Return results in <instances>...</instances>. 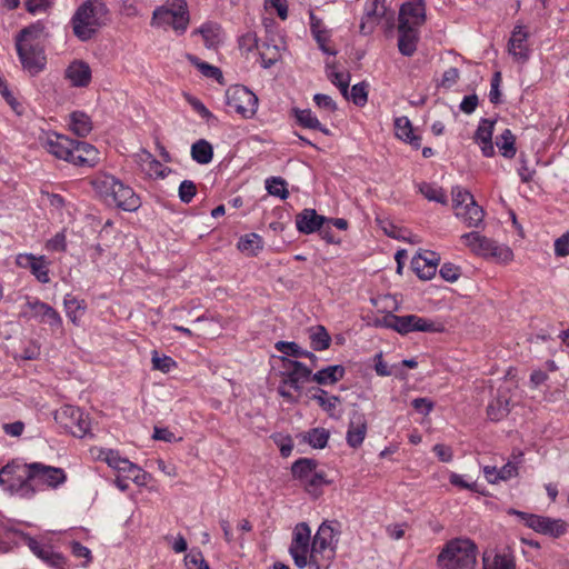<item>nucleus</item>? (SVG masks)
<instances>
[{
	"instance_id": "nucleus-1",
	"label": "nucleus",
	"mask_w": 569,
	"mask_h": 569,
	"mask_svg": "<svg viewBox=\"0 0 569 569\" xmlns=\"http://www.w3.org/2000/svg\"><path fill=\"white\" fill-rule=\"evenodd\" d=\"M48 38L46 26L37 21L18 32L16 36V49L24 71L31 76L41 72L47 62L44 41Z\"/></svg>"
},
{
	"instance_id": "nucleus-2",
	"label": "nucleus",
	"mask_w": 569,
	"mask_h": 569,
	"mask_svg": "<svg viewBox=\"0 0 569 569\" xmlns=\"http://www.w3.org/2000/svg\"><path fill=\"white\" fill-rule=\"evenodd\" d=\"M340 525L337 521L325 520L317 529L311 542L312 569H329L336 558Z\"/></svg>"
},
{
	"instance_id": "nucleus-3",
	"label": "nucleus",
	"mask_w": 569,
	"mask_h": 569,
	"mask_svg": "<svg viewBox=\"0 0 569 569\" xmlns=\"http://www.w3.org/2000/svg\"><path fill=\"white\" fill-rule=\"evenodd\" d=\"M109 10L102 0H87L72 17L73 33L82 41L93 37L97 30L106 24Z\"/></svg>"
},
{
	"instance_id": "nucleus-4",
	"label": "nucleus",
	"mask_w": 569,
	"mask_h": 569,
	"mask_svg": "<svg viewBox=\"0 0 569 569\" xmlns=\"http://www.w3.org/2000/svg\"><path fill=\"white\" fill-rule=\"evenodd\" d=\"M477 561V546L470 539L449 540L437 558L439 569H473Z\"/></svg>"
},
{
	"instance_id": "nucleus-5",
	"label": "nucleus",
	"mask_w": 569,
	"mask_h": 569,
	"mask_svg": "<svg viewBox=\"0 0 569 569\" xmlns=\"http://www.w3.org/2000/svg\"><path fill=\"white\" fill-rule=\"evenodd\" d=\"M280 383L277 391L288 402L295 403L297 402V399L290 389L300 391L303 385L311 379V369H309L302 362L291 360L287 357H280Z\"/></svg>"
},
{
	"instance_id": "nucleus-6",
	"label": "nucleus",
	"mask_w": 569,
	"mask_h": 569,
	"mask_svg": "<svg viewBox=\"0 0 569 569\" xmlns=\"http://www.w3.org/2000/svg\"><path fill=\"white\" fill-rule=\"evenodd\" d=\"M28 463L11 461L0 470V486L10 495L19 496L23 499H32L37 490L28 479Z\"/></svg>"
},
{
	"instance_id": "nucleus-7",
	"label": "nucleus",
	"mask_w": 569,
	"mask_h": 569,
	"mask_svg": "<svg viewBox=\"0 0 569 569\" xmlns=\"http://www.w3.org/2000/svg\"><path fill=\"white\" fill-rule=\"evenodd\" d=\"M152 24L171 27L182 34L189 24V11L184 0H173L171 4L159 7L153 11Z\"/></svg>"
},
{
	"instance_id": "nucleus-8",
	"label": "nucleus",
	"mask_w": 569,
	"mask_h": 569,
	"mask_svg": "<svg viewBox=\"0 0 569 569\" xmlns=\"http://www.w3.org/2000/svg\"><path fill=\"white\" fill-rule=\"evenodd\" d=\"M311 528L307 522H299L292 530L289 553L298 569L310 567L311 561Z\"/></svg>"
},
{
	"instance_id": "nucleus-9",
	"label": "nucleus",
	"mask_w": 569,
	"mask_h": 569,
	"mask_svg": "<svg viewBox=\"0 0 569 569\" xmlns=\"http://www.w3.org/2000/svg\"><path fill=\"white\" fill-rule=\"evenodd\" d=\"M508 513L517 516L525 526L540 535L559 538L568 531V523L562 519H553L516 509H510Z\"/></svg>"
},
{
	"instance_id": "nucleus-10",
	"label": "nucleus",
	"mask_w": 569,
	"mask_h": 569,
	"mask_svg": "<svg viewBox=\"0 0 569 569\" xmlns=\"http://www.w3.org/2000/svg\"><path fill=\"white\" fill-rule=\"evenodd\" d=\"M54 420L66 432L83 438L90 430L88 416L78 407L66 405L54 413Z\"/></svg>"
},
{
	"instance_id": "nucleus-11",
	"label": "nucleus",
	"mask_w": 569,
	"mask_h": 569,
	"mask_svg": "<svg viewBox=\"0 0 569 569\" xmlns=\"http://www.w3.org/2000/svg\"><path fill=\"white\" fill-rule=\"evenodd\" d=\"M386 325L388 328L396 330L400 335H407L413 331L439 332L442 330L441 325L416 315H390L386 318Z\"/></svg>"
},
{
	"instance_id": "nucleus-12",
	"label": "nucleus",
	"mask_w": 569,
	"mask_h": 569,
	"mask_svg": "<svg viewBox=\"0 0 569 569\" xmlns=\"http://www.w3.org/2000/svg\"><path fill=\"white\" fill-rule=\"evenodd\" d=\"M461 240L477 254L496 257L503 261L512 259V251L508 247L499 246L493 240L481 236L479 232L472 231L465 233L461 236Z\"/></svg>"
},
{
	"instance_id": "nucleus-13",
	"label": "nucleus",
	"mask_w": 569,
	"mask_h": 569,
	"mask_svg": "<svg viewBox=\"0 0 569 569\" xmlns=\"http://www.w3.org/2000/svg\"><path fill=\"white\" fill-rule=\"evenodd\" d=\"M227 106L243 118H252L258 109V98L244 86H233L226 92Z\"/></svg>"
},
{
	"instance_id": "nucleus-14",
	"label": "nucleus",
	"mask_w": 569,
	"mask_h": 569,
	"mask_svg": "<svg viewBox=\"0 0 569 569\" xmlns=\"http://www.w3.org/2000/svg\"><path fill=\"white\" fill-rule=\"evenodd\" d=\"M26 468L31 483L36 481L51 489H57L67 481L66 471L59 467L48 466L42 462H30Z\"/></svg>"
},
{
	"instance_id": "nucleus-15",
	"label": "nucleus",
	"mask_w": 569,
	"mask_h": 569,
	"mask_svg": "<svg viewBox=\"0 0 569 569\" xmlns=\"http://www.w3.org/2000/svg\"><path fill=\"white\" fill-rule=\"evenodd\" d=\"M43 148L58 159L71 163L74 140L57 132H49L42 140Z\"/></svg>"
},
{
	"instance_id": "nucleus-16",
	"label": "nucleus",
	"mask_w": 569,
	"mask_h": 569,
	"mask_svg": "<svg viewBox=\"0 0 569 569\" xmlns=\"http://www.w3.org/2000/svg\"><path fill=\"white\" fill-rule=\"evenodd\" d=\"M426 22L425 0H409L402 3L399 11V23L420 29Z\"/></svg>"
},
{
	"instance_id": "nucleus-17",
	"label": "nucleus",
	"mask_w": 569,
	"mask_h": 569,
	"mask_svg": "<svg viewBox=\"0 0 569 569\" xmlns=\"http://www.w3.org/2000/svg\"><path fill=\"white\" fill-rule=\"evenodd\" d=\"M16 262L20 268L29 269L39 282L48 283L50 281L48 261L44 256L20 253L17 256Z\"/></svg>"
},
{
	"instance_id": "nucleus-18",
	"label": "nucleus",
	"mask_w": 569,
	"mask_h": 569,
	"mask_svg": "<svg viewBox=\"0 0 569 569\" xmlns=\"http://www.w3.org/2000/svg\"><path fill=\"white\" fill-rule=\"evenodd\" d=\"M528 37V32L523 27L518 26L513 29L508 42V52L512 56L516 62L521 64L526 63L530 57Z\"/></svg>"
},
{
	"instance_id": "nucleus-19",
	"label": "nucleus",
	"mask_w": 569,
	"mask_h": 569,
	"mask_svg": "<svg viewBox=\"0 0 569 569\" xmlns=\"http://www.w3.org/2000/svg\"><path fill=\"white\" fill-rule=\"evenodd\" d=\"M440 261L439 256L432 251H425L412 258L411 266L421 280H430L437 270Z\"/></svg>"
},
{
	"instance_id": "nucleus-20",
	"label": "nucleus",
	"mask_w": 569,
	"mask_h": 569,
	"mask_svg": "<svg viewBox=\"0 0 569 569\" xmlns=\"http://www.w3.org/2000/svg\"><path fill=\"white\" fill-rule=\"evenodd\" d=\"M30 550L48 566L56 569H64L66 559L61 553L54 552L50 546H43L34 538H26Z\"/></svg>"
},
{
	"instance_id": "nucleus-21",
	"label": "nucleus",
	"mask_w": 569,
	"mask_h": 569,
	"mask_svg": "<svg viewBox=\"0 0 569 569\" xmlns=\"http://www.w3.org/2000/svg\"><path fill=\"white\" fill-rule=\"evenodd\" d=\"M71 163L78 167H93L99 162L98 149L83 141L74 140Z\"/></svg>"
},
{
	"instance_id": "nucleus-22",
	"label": "nucleus",
	"mask_w": 569,
	"mask_h": 569,
	"mask_svg": "<svg viewBox=\"0 0 569 569\" xmlns=\"http://www.w3.org/2000/svg\"><path fill=\"white\" fill-rule=\"evenodd\" d=\"M109 206H114L124 211H136L140 207V198L132 188L120 181L114 196L109 200Z\"/></svg>"
},
{
	"instance_id": "nucleus-23",
	"label": "nucleus",
	"mask_w": 569,
	"mask_h": 569,
	"mask_svg": "<svg viewBox=\"0 0 569 569\" xmlns=\"http://www.w3.org/2000/svg\"><path fill=\"white\" fill-rule=\"evenodd\" d=\"M398 49L401 54L411 57L416 50L419 41V29L416 27H408V24H398Z\"/></svg>"
},
{
	"instance_id": "nucleus-24",
	"label": "nucleus",
	"mask_w": 569,
	"mask_h": 569,
	"mask_svg": "<svg viewBox=\"0 0 569 569\" xmlns=\"http://www.w3.org/2000/svg\"><path fill=\"white\" fill-rule=\"evenodd\" d=\"M327 218L317 213L315 209H305L296 216V227L299 232L310 234L319 231Z\"/></svg>"
},
{
	"instance_id": "nucleus-25",
	"label": "nucleus",
	"mask_w": 569,
	"mask_h": 569,
	"mask_svg": "<svg viewBox=\"0 0 569 569\" xmlns=\"http://www.w3.org/2000/svg\"><path fill=\"white\" fill-rule=\"evenodd\" d=\"M141 170L150 178H166L170 169L164 167L149 151L141 150L136 154Z\"/></svg>"
},
{
	"instance_id": "nucleus-26",
	"label": "nucleus",
	"mask_w": 569,
	"mask_h": 569,
	"mask_svg": "<svg viewBox=\"0 0 569 569\" xmlns=\"http://www.w3.org/2000/svg\"><path fill=\"white\" fill-rule=\"evenodd\" d=\"M120 180L108 173H99L91 180L94 192L109 206V200L114 196Z\"/></svg>"
},
{
	"instance_id": "nucleus-27",
	"label": "nucleus",
	"mask_w": 569,
	"mask_h": 569,
	"mask_svg": "<svg viewBox=\"0 0 569 569\" xmlns=\"http://www.w3.org/2000/svg\"><path fill=\"white\" fill-rule=\"evenodd\" d=\"M310 20V31L317 41L320 50L329 56H336L337 50L332 49L328 43L330 41V32L327 30L322 23V20L318 18L313 11L309 12Z\"/></svg>"
},
{
	"instance_id": "nucleus-28",
	"label": "nucleus",
	"mask_w": 569,
	"mask_h": 569,
	"mask_svg": "<svg viewBox=\"0 0 569 569\" xmlns=\"http://www.w3.org/2000/svg\"><path fill=\"white\" fill-rule=\"evenodd\" d=\"M510 410V396L509 390L499 388L497 396L489 402L487 407V415L492 421H500Z\"/></svg>"
},
{
	"instance_id": "nucleus-29",
	"label": "nucleus",
	"mask_w": 569,
	"mask_h": 569,
	"mask_svg": "<svg viewBox=\"0 0 569 569\" xmlns=\"http://www.w3.org/2000/svg\"><path fill=\"white\" fill-rule=\"evenodd\" d=\"M493 126V121L482 119L475 133V141L480 146L482 154L488 158L495 156L492 143Z\"/></svg>"
},
{
	"instance_id": "nucleus-30",
	"label": "nucleus",
	"mask_w": 569,
	"mask_h": 569,
	"mask_svg": "<svg viewBox=\"0 0 569 569\" xmlns=\"http://www.w3.org/2000/svg\"><path fill=\"white\" fill-rule=\"evenodd\" d=\"M367 435V420L365 415L355 413L349 422L346 436L347 443L351 448H359Z\"/></svg>"
},
{
	"instance_id": "nucleus-31",
	"label": "nucleus",
	"mask_w": 569,
	"mask_h": 569,
	"mask_svg": "<svg viewBox=\"0 0 569 569\" xmlns=\"http://www.w3.org/2000/svg\"><path fill=\"white\" fill-rule=\"evenodd\" d=\"M66 78L73 87H87L91 81V69L87 62L74 60L66 69Z\"/></svg>"
},
{
	"instance_id": "nucleus-32",
	"label": "nucleus",
	"mask_w": 569,
	"mask_h": 569,
	"mask_svg": "<svg viewBox=\"0 0 569 569\" xmlns=\"http://www.w3.org/2000/svg\"><path fill=\"white\" fill-rule=\"evenodd\" d=\"M192 34H200L208 49L218 48L224 40V32L220 24L216 22H206L196 29Z\"/></svg>"
},
{
	"instance_id": "nucleus-33",
	"label": "nucleus",
	"mask_w": 569,
	"mask_h": 569,
	"mask_svg": "<svg viewBox=\"0 0 569 569\" xmlns=\"http://www.w3.org/2000/svg\"><path fill=\"white\" fill-rule=\"evenodd\" d=\"M387 8L380 0H370L366 6L365 18L360 23V32L369 34L373 30V26L386 14Z\"/></svg>"
},
{
	"instance_id": "nucleus-34",
	"label": "nucleus",
	"mask_w": 569,
	"mask_h": 569,
	"mask_svg": "<svg viewBox=\"0 0 569 569\" xmlns=\"http://www.w3.org/2000/svg\"><path fill=\"white\" fill-rule=\"evenodd\" d=\"M456 217L461 220L468 228H479L485 218V211L476 200L462 206L455 212Z\"/></svg>"
},
{
	"instance_id": "nucleus-35",
	"label": "nucleus",
	"mask_w": 569,
	"mask_h": 569,
	"mask_svg": "<svg viewBox=\"0 0 569 569\" xmlns=\"http://www.w3.org/2000/svg\"><path fill=\"white\" fill-rule=\"evenodd\" d=\"M396 136L418 149L421 146V137L415 134L411 121L408 117H398L395 120Z\"/></svg>"
},
{
	"instance_id": "nucleus-36",
	"label": "nucleus",
	"mask_w": 569,
	"mask_h": 569,
	"mask_svg": "<svg viewBox=\"0 0 569 569\" xmlns=\"http://www.w3.org/2000/svg\"><path fill=\"white\" fill-rule=\"evenodd\" d=\"M69 129L78 137L84 138L92 131L91 118L83 111H73L69 116Z\"/></svg>"
},
{
	"instance_id": "nucleus-37",
	"label": "nucleus",
	"mask_w": 569,
	"mask_h": 569,
	"mask_svg": "<svg viewBox=\"0 0 569 569\" xmlns=\"http://www.w3.org/2000/svg\"><path fill=\"white\" fill-rule=\"evenodd\" d=\"M48 307V303L40 301L38 298L27 297L26 302L21 307V317L40 322Z\"/></svg>"
},
{
	"instance_id": "nucleus-38",
	"label": "nucleus",
	"mask_w": 569,
	"mask_h": 569,
	"mask_svg": "<svg viewBox=\"0 0 569 569\" xmlns=\"http://www.w3.org/2000/svg\"><path fill=\"white\" fill-rule=\"evenodd\" d=\"M345 368L340 365L328 366L315 375L311 373V379L319 385H333L343 378Z\"/></svg>"
},
{
	"instance_id": "nucleus-39",
	"label": "nucleus",
	"mask_w": 569,
	"mask_h": 569,
	"mask_svg": "<svg viewBox=\"0 0 569 569\" xmlns=\"http://www.w3.org/2000/svg\"><path fill=\"white\" fill-rule=\"evenodd\" d=\"M293 113L297 122L308 129L319 130L325 134H329L330 131L323 127L318 118L313 114L310 109H293Z\"/></svg>"
},
{
	"instance_id": "nucleus-40",
	"label": "nucleus",
	"mask_w": 569,
	"mask_h": 569,
	"mask_svg": "<svg viewBox=\"0 0 569 569\" xmlns=\"http://www.w3.org/2000/svg\"><path fill=\"white\" fill-rule=\"evenodd\" d=\"M496 146L502 157L511 159L516 156V137L510 129H505L502 133L497 137Z\"/></svg>"
},
{
	"instance_id": "nucleus-41",
	"label": "nucleus",
	"mask_w": 569,
	"mask_h": 569,
	"mask_svg": "<svg viewBox=\"0 0 569 569\" xmlns=\"http://www.w3.org/2000/svg\"><path fill=\"white\" fill-rule=\"evenodd\" d=\"M262 238L254 232L244 234L238 241V249L248 256H256L262 249Z\"/></svg>"
},
{
	"instance_id": "nucleus-42",
	"label": "nucleus",
	"mask_w": 569,
	"mask_h": 569,
	"mask_svg": "<svg viewBox=\"0 0 569 569\" xmlns=\"http://www.w3.org/2000/svg\"><path fill=\"white\" fill-rule=\"evenodd\" d=\"M191 157L200 164L209 163L213 157L212 146L203 139L196 141L191 146Z\"/></svg>"
},
{
	"instance_id": "nucleus-43",
	"label": "nucleus",
	"mask_w": 569,
	"mask_h": 569,
	"mask_svg": "<svg viewBox=\"0 0 569 569\" xmlns=\"http://www.w3.org/2000/svg\"><path fill=\"white\" fill-rule=\"evenodd\" d=\"M295 478L300 479L302 482L308 479L315 471H317V461L309 458L298 459L291 468Z\"/></svg>"
},
{
	"instance_id": "nucleus-44",
	"label": "nucleus",
	"mask_w": 569,
	"mask_h": 569,
	"mask_svg": "<svg viewBox=\"0 0 569 569\" xmlns=\"http://www.w3.org/2000/svg\"><path fill=\"white\" fill-rule=\"evenodd\" d=\"M274 348L282 352L286 356H291L295 358H309L312 361L317 360V357L307 350H303L298 343L296 342H288V341H278L274 345Z\"/></svg>"
},
{
	"instance_id": "nucleus-45",
	"label": "nucleus",
	"mask_w": 569,
	"mask_h": 569,
	"mask_svg": "<svg viewBox=\"0 0 569 569\" xmlns=\"http://www.w3.org/2000/svg\"><path fill=\"white\" fill-rule=\"evenodd\" d=\"M311 347L316 351H323L330 347L331 338L323 326H317L310 330Z\"/></svg>"
},
{
	"instance_id": "nucleus-46",
	"label": "nucleus",
	"mask_w": 569,
	"mask_h": 569,
	"mask_svg": "<svg viewBox=\"0 0 569 569\" xmlns=\"http://www.w3.org/2000/svg\"><path fill=\"white\" fill-rule=\"evenodd\" d=\"M67 317L74 325H78L79 317L83 313L86 305L83 300H78L72 295H67L63 300Z\"/></svg>"
},
{
	"instance_id": "nucleus-47",
	"label": "nucleus",
	"mask_w": 569,
	"mask_h": 569,
	"mask_svg": "<svg viewBox=\"0 0 569 569\" xmlns=\"http://www.w3.org/2000/svg\"><path fill=\"white\" fill-rule=\"evenodd\" d=\"M187 59L192 66L198 68L202 76L214 79L217 81H220L222 79V72L218 67L201 61L197 56L191 53L187 54Z\"/></svg>"
},
{
	"instance_id": "nucleus-48",
	"label": "nucleus",
	"mask_w": 569,
	"mask_h": 569,
	"mask_svg": "<svg viewBox=\"0 0 569 569\" xmlns=\"http://www.w3.org/2000/svg\"><path fill=\"white\" fill-rule=\"evenodd\" d=\"M306 490L313 497L321 493V488L328 485L326 473L323 471H315L308 479L303 481Z\"/></svg>"
},
{
	"instance_id": "nucleus-49",
	"label": "nucleus",
	"mask_w": 569,
	"mask_h": 569,
	"mask_svg": "<svg viewBox=\"0 0 569 569\" xmlns=\"http://www.w3.org/2000/svg\"><path fill=\"white\" fill-rule=\"evenodd\" d=\"M419 191L429 201L447 204V196L442 188L431 183L423 182L419 186Z\"/></svg>"
},
{
	"instance_id": "nucleus-50",
	"label": "nucleus",
	"mask_w": 569,
	"mask_h": 569,
	"mask_svg": "<svg viewBox=\"0 0 569 569\" xmlns=\"http://www.w3.org/2000/svg\"><path fill=\"white\" fill-rule=\"evenodd\" d=\"M259 53L261 59V67L264 69L272 67L280 59L278 47L270 46L269 43H262Z\"/></svg>"
},
{
	"instance_id": "nucleus-51",
	"label": "nucleus",
	"mask_w": 569,
	"mask_h": 569,
	"mask_svg": "<svg viewBox=\"0 0 569 569\" xmlns=\"http://www.w3.org/2000/svg\"><path fill=\"white\" fill-rule=\"evenodd\" d=\"M266 189L269 194L279 197L282 200L287 199L289 196V192L287 190V183L280 177H271L267 179Z\"/></svg>"
},
{
	"instance_id": "nucleus-52",
	"label": "nucleus",
	"mask_w": 569,
	"mask_h": 569,
	"mask_svg": "<svg viewBox=\"0 0 569 569\" xmlns=\"http://www.w3.org/2000/svg\"><path fill=\"white\" fill-rule=\"evenodd\" d=\"M329 432L325 428H313L307 432L305 440L317 449H322L327 446Z\"/></svg>"
},
{
	"instance_id": "nucleus-53",
	"label": "nucleus",
	"mask_w": 569,
	"mask_h": 569,
	"mask_svg": "<svg viewBox=\"0 0 569 569\" xmlns=\"http://www.w3.org/2000/svg\"><path fill=\"white\" fill-rule=\"evenodd\" d=\"M452 196V207L455 209V212L459 210L462 206H468L469 202L475 201L473 196L465 188L460 186H456L451 190Z\"/></svg>"
},
{
	"instance_id": "nucleus-54",
	"label": "nucleus",
	"mask_w": 569,
	"mask_h": 569,
	"mask_svg": "<svg viewBox=\"0 0 569 569\" xmlns=\"http://www.w3.org/2000/svg\"><path fill=\"white\" fill-rule=\"evenodd\" d=\"M377 223L381 228V230L385 232V234H387L388 237L393 238V239H402V240L406 239V237H405L406 230L396 226L389 219L377 218Z\"/></svg>"
},
{
	"instance_id": "nucleus-55",
	"label": "nucleus",
	"mask_w": 569,
	"mask_h": 569,
	"mask_svg": "<svg viewBox=\"0 0 569 569\" xmlns=\"http://www.w3.org/2000/svg\"><path fill=\"white\" fill-rule=\"evenodd\" d=\"M483 569H515V565L508 557L496 555L491 562L483 558Z\"/></svg>"
},
{
	"instance_id": "nucleus-56",
	"label": "nucleus",
	"mask_w": 569,
	"mask_h": 569,
	"mask_svg": "<svg viewBox=\"0 0 569 569\" xmlns=\"http://www.w3.org/2000/svg\"><path fill=\"white\" fill-rule=\"evenodd\" d=\"M98 459L104 461L112 469H117L123 457L120 456L119 451L113 449H99Z\"/></svg>"
},
{
	"instance_id": "nucleus-57",
	"label": "nucleus",
	"mask_w": 569,
	"mask_h": 569,
	"mask_svg": "<svg viewBox=\"0 0 569 569\" xmlns=\"http://www.w3.org/2000/svg\"><path fill=\"white\" fill-rule=\"evenodd\" d=\"M348 98H350L357 106H365L368 100L367 84L365 82H360L352 86Z\"/></svg>"
},
{
	"instance_id": "nucleus-58",
	"label": "nucleus",
	"mask_w": 569,
	"mask_h": 569,
	"mask_svg": "<svg viewBox=\"0 0 569 569\" xmlns=\"http://www.w3.org/2000/svg\"><path fill=\"white\" fill-rule=\"evenodd\" d=\"M197 193V187L191 180H183L178 190L179 198L182 202L189 203L192 201Z\"/></svg>"
},
{
	"instance_id": "nucleus-59",
	"label": "nucleus",
	"mask_w": 569,
	"mask_h": 569,
	"mask_svg": "<svg viewBox=\"0 0 569 569\" xmlns=\"http://www.w3.org/2000/svg\"><path fill=\"white\" fill-rule=\"evenodd\" d=\"M187 569H208L209 565L200 551H191L184 558Z\"/></svg>"
},
{
	"instance_id": "nucleus-60",
	"label": "nucleus",
	"mask_w": 569,
	"mask_h": 569,
	"mask_svg": "<svg viewBox=\"0 0 569 569\" xmlns=\"http://www.w3.org/2000/svg\"><path fill=\"white\" fill-rule=\"evenodd\" d=\"M40 323L50 326L52 330H59L62 327V319L60 315L51 306L46 309L44 316Z\"/></svg>"
},
{
	"instance_id": "nucleus-61",
	"label": "nucleus",
	"mask_w": 569,
	"mask_h": 569,
	"mask_svg": "<svg viewBox=\"0 0 569 569\" xmlns=\"http://www.w3.org/2000/svg\"><path fill=\"white\" fill-rule=\"evenodd\" d=\"M176 366V361L168 356L159 357L157 353L152 357V367L162 372H169Z\"/></svg>"
},
{
	"instance_id": "nucleus-62",
	"label": "nucleus",
	"mask_w": 569,
	"mask_h": 569,
	"mask_svg": "<svg viewBox=\"0 0 569 569\" xmlns=\"http://www.w3.org/2000/svg\"><path fill=\"white\" fill-rule=\"evenodd\" d=\"M319 395H315L313 396V399L317 400V402L319 403V406L327 410V411H330V410H333L337 406V402L339 401V398L336 397V396H332V397H327V391L320 389L319 390Z\"/></svg>"
},
{
	"instance_id": "nucleus-63",
	"label": "nucleus",
	"mask_w": 569,
	"mask_h": 569,
	"mask_svg": "<svg viewBox=\"0 0 569 569\" xmlns=\"http://www.w3.org/2000/svg\"><path fill=\"white\" fill-rule=\"evenodd\" d=\"M238 42L240 50H243L246 52H250L256 48L260 49V47L258 46V37L254 32L244 33L239 38Z\"/></svg>"
},
{
	"instance_id": "nucleus-64",
	"label": "nucleus",
	"mask_w": 569,
	"mask_h": 569,
	"mask_svg": "<svg viewBox=\"0 0 569 569\" xmlns=\"http://www.w3.org/2000/svg\"><path fill=\"white\" fill-rule=\"evenodd\" d=\"M555 253L558 257L569 256V233L562 234L555 241Z\"/></svg>"
}]
</instances>
